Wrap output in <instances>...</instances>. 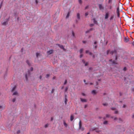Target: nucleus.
Wrapping results in <instances>:
<instances>
[{"label": "nucleus", "instance_id": "f257e3e1", "mask_svg": "<svg viewBox=\"0 0 134 134\" xmlns=\"http://www.w3.org/2000/svg\"><path fill=\"white\" fill-rule=\"evenodd\" d=\"M33 67H31L30 68V70H28L27 71V73L25 75V77L26 81H27L28 80L27 79V75H28L29 76H30L31 75V74L30 73V71H32L33 70Z\"/></svg>", "mask_w": 134, "mask_h": 134}, {"label": "nucleus", "instance_id": "f03ea898", "mask_svg": "<svg viewBox=\"0 0 134 134\" xmlns=\"http://www.w3.org/2000/svg\"><path fill=\"white\" fill-rule=\"evenodd\" d=\"M79 129L81 130V131H83L84 130V127L82 126V123L81 120L79 121Z\"/></svg>", "mask_w": 134, "mask_h": 134}, {"label": "nucleus", "instance_id": "7ed1b4c3", "mask_svg": "<svg viewBox=\"0 0 134 134\" xmlns=\"http://www.w3.org/2000/svg\"><path fill=\"white\" fill-rule=\"evenodd\" d=\"M116 2V0H108V3L109 5H114Z\"/></svg>", "mask_w": 134, "mask_h": 134}, {"label": "nucleus", "instance_id": "20e7f679", "mask_svg": "<svg viewBox=\"0 0 134 134\" xmlns=\"http://www.w3.org/2000/svg\"><path fill=\"white\" fill-rule=\"evenodd\" d=\"M116 13L117 14V16L118 18H120V10H119V7L118 6L116 8Z\"/></svg>", "mask_w": 134, "mask_h": 134}, {"label": "nucleus", "instance_id": "39448f33", "mask_svg": "<svg viewBox=\"0 0 134 134\" xmlns=\"http://www.w3.org/2000/svg\"><path fill=\"white\" fill-rule=\"evenodd\" d=\"M109 14L108 12L106 13L104 15V19L105 20L109 18Z\"/></svg>", "mask_w": 134, "mask_h": 134}, {"label": "nucleus", "instance_id": "423d86ee", "mask_svg": "<svg viewBox=\"0 0 134 134\" xmlns=\"http://www.w3.org/2000/svg\"><path fill=\"white\" fill-rule=\"evenodd\" d=\"M115 52V51H110V50H108L107 51V55H108L109 54H110L112 55H113L114 53Z\"/></svg>", "mask_w": 134, "mask_h": 134}, {"label": "nucleus", "instance_id": "0eeeda50", "mask_svg": "<svg viewBox=\"0 0 134 134\" xmlns=\"http://www.w3.org/2000/svg\"><path fill=\"white\" fill-rule=\"evenodd\" d=\"M114 5H109L108 4V9L109 10H111L113 8V7L114 6Z\"/></svg>", "mask_w": 134, "mask_h": 134}, {"label": "nucleus", "instance_id": "6e6552de", "mask_svg": "<svg viewBox=\"0 0 134 134\" xmlns=\"http://www.w3.org/2000/svg\"><path fill=\"white\" fill-rule=\"evenodd\" d=\"M114 17V15H110V17L109 18V20L110 21H112L113 20Z\"/></svg>", "mask_w": 134, "mask_h": 134}, {"label": "nucleus", "instance_id": "1a4fd4ad", "mask_svg": "<svg viewBox=\"0 0 134 134\" xmlns=\"http://www.w3.org/2000/svg\"><path fill=\"white\" fill-rule=\"evenodd\" d=\"M98 6L100 10H103L104 9V7L101 4H99Z\"/></svg>", "mask_w": 134, "mask_h": 134}, {"label": "nucleus", "instance_id": "9d476101", "mask_svg": "<svg viewBox=\"0 0 134 134\" xmlns=\"http://www.w3.org/2000/svg\"><path fill=\"white\" fill-rule=\"evenodd\" d=\"M109 60V61L111 62V64H117V63H116V62L115 60L112 61V60L111 59H110Z\"/></svg>", "mask_w": 134, "mask_h": 134}, {"label": "nucleus", "instance_id": "9b49d317", "mask_svg": "<svg viewBox=\"0 0 134 134\" xmlns=\"http://www.w3.org/2000/svg\"><path fill=\"white\" fill-rule=\"evenodd\" d=\"M53 51L52 50H51L47 52V53L48 55H50L53 53Z\"/></svg>", "mask_w": 134, "mask_h": 134}, {"label": "nucleus", "instance_id": "f8f14e48", "mask_svg": "<svg viewBox=\"0 0 134 134\" xmlns=\"http://www.w3.org/2000/svg\"><path fill=\"white\" fill-rule=\"evenodd\" d=\"M56 45H58L61 49H63L64 50H65L64 47L62 45H60L59 44H56Z\"/></svg>", "mask_w": 134, "mask_h": 134}, {"label": "nucleus", "instance_id": "ddd939ff", "mask_svg": "<svg viewBox=\"0 0 134 134\" xmlns=\"http://www.w3.org/2000/svg\"><path fill=\"white\" fill-rule=\"evenodd\" d=\"M36 58H38L39 57H40L41 56V55L39 53H36Z\"/></svg>", "mask_w": 134, "mask_h": 134}, {"label": "nucleus", "instance_id": "4468645a", "mask_svg": "<svg viewBox=\"0 0 134 134\" xmlns=\"http://www.w3.org/2000/svg\"><path fill=\"white\" fill-rule=\"evenodd\" d=\"M129 40V38L127 37H125L124 38V41L126 43L128 42Z\"/></svg>", "mask_w": 134, "mask_h": 134}, {"label": "nucleus", "instance_id": "2eb2a0df", "mask_svg": "<svg viewBox=\"0 0 134 134\" xmlns=\"http://www.w3.org/2000/svg\"><path fill=\"white\" fill-rule=\"evenodd\" d=\"M74 116L72 115H71L70 116V121H72L74 119Z\"/></svg>", "mask_w": 134, "mask_h": 134}, {"label": "nucleus", "instance_id": "dca6fc26", "mask_svg": "<svg viewBox=\"0 0 134 134\" xmlns=\"http://www.w3.org/2000/svg\"><path fill=\"white\" fill-rule=\"evenodd\" d=\"M93 130H95L96 132L97 133H99V132L101 131H100L99 130V129L98 128L95 129Z\"/></svg>", "mask_w": 134, "mask_h": 134}, {"label": "nucleus", "instance_id": "f3484780", "mask_svg": "<svg viewBox=\"0 0 134 134\" xmlns=\"http://www.w3.org/2000/svg\"><path fill=\"white\" fill-rule=\"evenodd\" d=\"M16 88V86H15L12 88V89L11 90V92H13L15 90Z\"/></svg>", "mask_w": 134, "mask_h": 134}, {"label": "nucleus", "instance_id": "a211bd4d", "mask_svg": "<svg viewBox=\"0 0 134 134\" xmlns=\"http://www.w3.org/2000/svg\"><path fill=\"white\" fill-rule=\"evenodd\" d=\"M80 99L81 101L82 102H86L87 101L86 100V99L81 98Z\"/></svg>", "mask_w": 134, "mask_h": 134}, {"label": "nucleus", "instance_id": "6ab92c4d", "mask_svg": "<svg viewBox=\"0 0 134 134\" xmlns=\"http://www.w3.org/2000/svg\"><path fill=\"white\" fill-rule=\"evenodd\" d=\"M77 18L79 20H80V15L79 13H77Z\"/></svg>", "mask_w": 134, "mask_h": 134}, {"label": "nucleus", "instance_id": "aec40b11", "mask_svg": "<svg viewBox=\"0 0 134 134\" xmlns=\"http://www.w3.org/2000/svg\"><path fill=\"white\" fill-rule=\"evenodd\" d=\"M8 21H5V22H4L3 24H2L3 25H4V26H5L7 24V23H8Z\"/></svg>", "mask_w": 134, "mask_h": 134}, {"label": "nucleus", "instance_id": "412c9836", "mask_svg": "<svg viewBox=\"0 0 134 134\" xmlns=\"http://www.w3.org/2000/svg\"><path fill=\"white\" fill-rule=\"evenodd\" d=\"M72 37L73 38H74L75 37V34L74 32L73 31H72Z\"/></svg>", "mask_w": 134, "mask_h": 134}, {"label": "nucleus", "instance_id": "4be33fe9", "mask_svg": "<svg viewBox=\"0 0 134 134\" xmlns=\"http://www.w3.org/2000/svg\"><path fill=\"white\" fill-rule=\"evenodd\" d=\"M92 93L93 94H95L96 93V92L95 90H94L92 91Z\"/></svg>", "mask_w": 134, "mask_h": 134}, {"label": "nucleus", "instance_id": "5701e85b", "mask_svg": "<svg viewBox=\"0 0 134 134\" xmlns=\"http://www.w3.org/2000/svg\"><path fill=\"white\" fill-rule=\"evenodd\" d=\"M65 104H66L67 102L68 101V100L66 98V95H65Z\"/></svg>", "mask_w": 134, "mask_h": 134}, {"label": "nucleus", "instance_id": "b1692460", "mask_svg": "<svg viewBox=\"0 0 134 134\" xmlns=\"http://www.w3.org/2000/svg\"><path fill=\"white\" fill-rule=\"evenodd\" d=\"M18 94V92L16 91H15L13 93V95H17Z\"/></svg>", "mask_w": 134, "mask_h": 134}, {"label": "nucleus", "instance_id": "393cba45", "mask_svg": "<svg viewBox=\"0 0 134 134\" xmlns=\"http://www.w3.org/2000/svg\"><path fill=\"white\" fill-rule=\"evenodd\" d=\"M26 62L29 65V66L31 65V64L30 63H29V62L28 60H27L26 61Z\"/></svg>", "mask_w": 134, "mask_h": 134}, {"label": "nucleus", "instance_id": "a878e982", "mask_svg": "<svg viewBox=\"0 0 134 134\" xmlns=\"http://www.w3.org/2000/svg\"><path fill=\"white\" fill-rule=\"evenodd\" d=\"M103 105L104 106H107V105H108V103H103Z\"/></svg>", "mask_w": 134, "mask_h": 134}, {"label": "nucleus", "instance_id": "bb28decb", "mask_svg": "<svg viewBox=\"0 0 134 134\" xmlns=\"http://www.w3.org/2000/svg\"><path fill=\"white\" fill-rule=\"evenodd\" d=\"M108 121H104L103 122V124H104V125H106L108 123Z\"/></svg>", "mask_w": 134, "mask_h": 134}, {"label": "nucleus", "instance_id": "cd10ccee", "mask_svg": "<svg viewBox=\"0 0 134 134\" xmlns=\"http://www.w3.org/2000/svg\"><path fill=\"white\" fill-rule=\"evenodd\" d=\"M64 125L65 126V127H67V125L64 121Z\"/></svg>", "mask_w": 134, "mask_h": 134}, {"label": "nucleus", "instance_id": "c85d7f7f", "mask_svg": "<svg viewBox=\"0 0 134 134\" xmlns=\"http://www.w3.org/2000/svg\"><path fill=\"white\" fill-rule=\"evenodd\" d=\"M83 49L82 48L80 49V54H81L82 52H83Z\"/></svg>", "mask_w": 134, "mask_h": 134}, {"label": "nucleus", "instance_id": "c756f323", "mask_svg": "<svg viewBox=\"0 0 134 134\" xmlns=\"http://www.w3.org/2000/svg\"><path fill=\"white\" fill-rule=\"evenodd\" d=\"M106 118H109L110 117V115L109 114H107L106 115Z\"/></svg>", "mask_w": 134, "mask_h": 134}, {"label": "nucleus", "instance_id": "7c9ffc66", "mask_svg": "<svg viewBox=\"0 0 134 134\" xmlns=\"http://www.w3.org/2000/svg\"><path fill=\"white\" fill-rule=\"evenodd\" d=\"M69 14H70V12H69L68 13V14H67V15L66 16V18H68L69 17Z\"/></svg>", "mask_w": 134, "mask_h": 134}, {"label": "nucleus", "instance_id": "2f4dec72", "mask_svg": "<svg viewBox=\"0 0 134 134\" xmlns=\"http://www.w3.org/2000/svg\"><path fill=\"white\" fill-rule=\"evenodd\" d=\"M50 76V75L49 74H46V78H48Z\"/></svg>", "mask_w": 134, "mask_h": 134}, {"label": "nucleus", "instance_id": "473e14b6", "mask_svg": "<svg viewBox=\"0 0 134 134\" xmlns=\"http://www.w3.org/2000/svg\"><path fill=\"white\" fill-rule=\"evenodd\" d=\"M16 100V99L15 98H13V99H12V102H14L15 100Z\"/></svg>", "mask_w": 134, "mask_h": 134}, {"label": "nucleus", "instance_id": "72a5a7b5", "mask_svg": "<svg viewBox=\"0 0 134 134\" xmlns=\"http://www.w3.org/2000/svg\"><path fill=\"white\" fill-rule=\"evenodd\" d=\"M85 64V66H86L88 65V62H86V63H84Z\"/></svg>", "mask_w": 134, "mask_h": 134}, {"label": "nucleus", "instance_id": "f704fd0d", "mask_svg": "<svg viewBox=\"0 0 134 134\" xmlns=\"http://www.w3.org/2000/svg\"><path fill=\"white\" fill-rule=\"evenodd\" d=\"M67 83V81L66 80H65V81L64 83V85H65Z\"/></svg>", "mask_w": 134, "mask_h": 134}, {"label": "nucleus", "instance_id": "c9c22d12", "mask_svg": "<svg viewBox=\"0 0 134 134\" xmlns=\"http://www.w3.org/2000/svg\"><path fill=\"white\" fill-rule=\"evenodd\" d=\"M68 89V87H66L65 89V91H66Z\"/></svg>", "mask_w": 134, "mask_h": 134}, {"label": "nucleus", "instance_id": "e433bc0d", "mask_svg": "<svg viewBox=\"0 0 134 134\" xmlns=\"http://www.w3.org/2000/svg\"><path fill=\"white\" fill-rule=\"evenodd\" d=\"M2 5V2L1 3V4L0 5V9L1 8Z\"/></svg>", "mask_w": 134, "mask_h": 134}, {"label": "nucleus", "instance_id": "4c0bfd02", "mask_svg": "<svg viewBox=\"0 0 134 134\" xmlns=\"http://www.w3.org/2000/svg\"><path fill=\"white\" fill-rule=\"evenodd\" d=\"M119 122H120L122 121V120L120 118H119Z\"/></svg>", "mask_w": 134, "mask_h": 134}, {"label": "nucleus", "instance_id": "58836bf2", "mask_svg": "<svg viewBox=\"0 0 134 134\" xmlns=\"http://www.w3.org/2000/svg\"><path fill=\"white\" fill-rule=\"evenodd\" d=\"M82 2V0H79V3H80V4H81Z\"/></svg>", "mask_w": 134, "mask_h": 134}, {"label": "nucleus", "instance_id": "ea45409f", "mask_svg": "<svg viewBox=\"0 0 134 134\" xmlns=\"http://www.w3.org/2000/svg\"><path fill=\"white\" fill-rule=\"evenodd\" d=\"M88 13H87V12L85 14V16H87L88 15Z\"/></svg>", "mask_w": 134, "mask_h": 134}, {"label": "nucleus", "instance_id": "a19ab883", "mask_svg": "<svg viewBox=\"0 0 134 134\" xmlns=\"http://www.w3.org/2000/svg\"><path fill=\"white\" fill-rule=\"evenodd\" d=\"M123 70L124 71H125L126 70V67H124L123 69Z\"/></svg>", "mask_w": 134, "mask_h": 134}, {"label": "nucleus", "instance_id": "79ce46f5", "mask_svg": "<svg viewBox=\"0 0 134 134\" xmlns=\"http://www.w3.org/2000/svg\"><path fill=\"white\" fill-rule=\"evenodd\" d=\"M88 53H89V51L88 50H86V54H88Z\"/></svg>", "mask_w": 134, "mask_h": 134}, {"label": "nucleus", "instance_id": "37998d69", "mask_svg": "<svg viewBox=\"0 0 134 134\" xmlns=\"http://www.w3.org/2000/svg\"><path fill=\"white\" fill-rule=\"evenodd\" d=\"M48 126V125L47 124H46L44 126V127L45 128L47 127Z\"/></svg>", "mask_w": 134, "mask_h": 134}, {"label": "nucleus", "instance_id": "c03bdc74", "mask_svg": "<svg viewBox=\"0 0 134 134\" xmlns=\"http://www.w3.org/2000/svg\"><path fill=\"white\" fill-rule=\"evenodd\" d=\"M83 81L86 84H87L88 83H86V80H83Z\"/></svg>", "mask_w": 134, "mask_h": 134}, {"label": "nucleus", "instance_id": "a18cd8bd", "mask_svg": "<svg viewBox=\"0 0 134 134\" xmlns=\"http://www.w3.org/2000/svg\"><path fill=\"white\" fill-rule=\"evenodd\" d=\"M88 7V5H87V6H86V7L85 8V9H87Z\"/></svg>", "mask_w": 134, "mask_h": 134}, {"label": "nucleus", "instance_id": "49530a36", "mask_svg": "<svg viewBox=\"0 0 134 134\" xmlns=\"http://www.w3.org/2000/svg\"><path fill=\"white\" fill-rule=\"evenodd\" d=\"M82 62L84 64L85 63V61L84 59L82 60Z\"/></svg>", "mask_w": 134, "mask_h": 134}, {"label": "nucleus", "instance_id": "de8ad7c7", "mask_svg": "<svg viewBox=\"0 0 134 134\" xmlns=\"http://www.w3.org/2000/svg\"><path fill=\"white\" fill-rule=\"evenodd\" d=\"M118 111H115V114H118Z\"/></svg>", "mask_w": 134, "mask_h": 134}, {"label": "nucleus", "instance_id": "09e8293b", "mask_svg": "<svg viewBox=\"0 0 134 134\" xmlns=\"http://www.w3.org/2000/svg\"><path fill=\"white\" fill-rule=\"evenodd\" d=\"M20 130H19L17 131V133H20Z\"/></svg>", "mask_w": 134, "mask_h": 134}, {"label": "nucleus", "instance_id": "8fccbe9b", "mask_svg": "<svg viewBox=\"0 0 134 134\" xmlns=\"http://www.w3.org/2000/svg\"><path fill=\"white\" fill-rule=\"evenodd\" d=\"M3 107L2 106H0V109H1V110L2 109Z\"/></svg>", "mask_w": 134, "mask_h": 134}, {"label": "nucleus", "instance_id": "3c124183", "mask_svg": "<svg viewBox=\"0 0 134 134\" xmlns=\"http://www.w3.org/2000/svg\"><path fill=\"white\" fill-rule=\"evenodd\" d=\"M115 108L114 107H113L112 108H111V110H115Z\"/></svg>", "mask_w": 134, "mask_h": 134}, {"label": "nucleus", "instance_id": "603ef678", "mask_svg": "<svg viewBox=\"0 0 134 134\" xmlns=\"http://www.w3.org/2000/svg\"><path fill=\"white\" fill-rule=\"evenodd\" d=\"M81 54L80 55V58H81L83 56V55L82 54Z\"/></svg>", "mask_w": 134, "mask_h": 134}, {"label": "nucleus", "instance_id": "864d4df0", "mask_svg": "<svg viewBox=\"0 0 134 134\" xmlns=\"http://www.w3.org/2000/svg\"><path fill=\"white\" fill-rule=\"evenodd\" d=\"M115 60H117V57L116 56H115Z\"/></svg>", "mask_w": 134, "mask_h": 134}, {"label": "nucleus", "instance_id": "5fc2aeb1", "mask_svg": "<svg viewBox=\"0 0 134 134\" xmlns=\"http://www.w3.org/2000/svg\"><path fill=\"white\" fill-rule=\"evenodd\" d=\"M82 42L83 43H85L86 42V41H83Z\"/></svg>", "mask_w": 134, "mask_h": 134}, {"label": "nucleus", "instance_id": "6e6d98bb", "mask_svg": "<svg viewBox=\"0 0 134 134\" xmlns=\"http://www.w3.org/2000/svg\"><path fill=\"white\" fill-rule=\"evenodd\" d=\"M97 43V42L96 41H95L94 42V44H96Z\"/></svg>", "mask_w": 134, "mask_h": 134}, {"label": "nucleus", "instance_id": "4d7b16f0", "mask_svg": "<svg viewBox=\"0 0 134 134\" xmlns=\"http://www.w3.org/2000/svg\"><path fill=\"white\" fill-rule=\"evenodd\" d=\"M117 118L116 117H115L114 119V120H116L117 119Z\"/></svg>", "mask_w": 134, "mask_h": 134}, {"label": "nucleus", "instance_id": "13d9d810", "mask_svg": "<svg viewBox=\"0 0 134 134\" xmlns=\"http://www.w3.org/2000/svg\"><path fill=\"white\" fill-rule=\"evenodd\" d=\"M89 54L90 55H92V53L91 52H89Z\"/></svg>", "mask_w": 134, "mask_h": 134}, {"label": "nucleus", "instance_id": "bf43d9fd", "mask_svg": "<svg viewBox=\"0 0 134 134\" xmlns=\"http://www.w3.org/2000/svg\"><path fill=\"white\" fill-rule=\"evenodd\" d=\"M132 45L134 46V42H132Z\"/></svg>", "mask_w": 134, "mask_h": 134}, {"label": "nucleus", "instance_id": "052dcab7", "mask_svg": "<svg viewBox=\"0 0 134 134\" xmlns=\"http://www.w3.org/2000/svg\"><path fill=\"white\" fill-rule=\"evenodd\" d=\"M126 107V105H125L124 104L123 105V108H125Z\"/></svg>", "mask_w": 134, "mask_h": 134}, {"label": "nucleus", "instance_id": "680f3d73", "mask_svg": "<svg viewBox=\"0 0 134 134\" xmlns=\"http://www.w3.org/2000/svg\"><path fill=\"white\" fill-rule=\"evenodd\" d=\"M94 47L95 48H96L97 47V45L95 46Z\"/></svg>", "mask_w": 134, "mask_h": 134}, {"label": "nucleus", "instance_id": "e2e57ef3", "mask_svg": "<svg viewBox=\"0 0 134 134\" xmlns=\"http://www.w3.org/2000/svg\"><path fill=\"white\" fill-rule=\"evenodd\" d=\"M82 95L83 96H85V94L84 93H82Z\"/></svg>", "mask_w": 134, "mask_h": 134}, {"label": "nucleus", "instance_id": "0e129e2a", "mask_svg": "<svg viewBox=\"0 0 134 134\" xmlns=\"http://www.w3.org/2000/svg\"><path fill=\"white\" fill-rule=\"evenodd\" d=\"M55 78H56L55 77V76L53 77V79H55Z\"/></svg>", "mask_w": 134, "mask_h": 134}, {"label": "nucleus", "instance_id": "69168bd1", "mask_svg": "<svg viewBox=\"0 0 134 134\" xmlns=\"http://www.w3.org/2000/svg\"><path fill=\"white\" fill-rule=\"evenodd\" d=\"M92 57H93V58H95V55H93Z\"/></svg>", "mask_w": 134, "mask_h": 134}, {"label": "nucleus", "instance_id": "338daca9", "mask_svg": "<svg viewBox=\"0 0 134 134\" xmlns=\"http://www.w3.org/2000/svg\"><path fill=\"white\" fill-rule=\"evenodd\" d=\"M132 117L134 118V113L132 115Z\"/></svg>", "mask_w": 134, "mask_h": 134}, {"label": "nucleus", "instance_id": "774afa93", "mask_svg": "<svg viewBox=\"0 0 134 134\" xmlns=\"http://www.w3.org/2000/svg\"><path fill=\"white\" fill-rule=\"evenodd\" d=\"M132 91H134V88H133L132 89Z\"/></svg>", "mask_w": 134, "mask_h": 134}]
</instances>
